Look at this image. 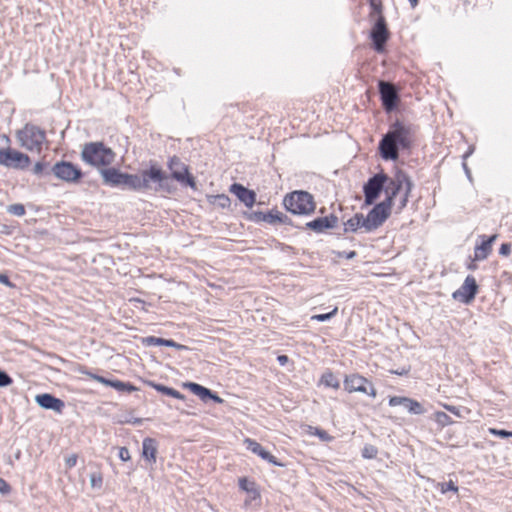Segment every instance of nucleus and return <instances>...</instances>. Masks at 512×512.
Instances as JSON below:
<instances>
[{"mask_svg": "<svg viewBox=\"0 0 512 512\" xmlns=\"http://www.w3.org/2000/svg\"><path fill=\"white\" fill-rule=\"evenodd\" d=\"M413 128L396 121L379 142L381 157L385 160H397L399 149H410L413 143Z\"/></svg>", "mask_w": 512, "mask_h": 512, "instance_id": "f257e3e1", "label": "nucleus"}, {"mask_svg": "<svg viewBox=\"0 0 512 512\" xmlns=\"http://www.w3.org/2000/svg\"><path fill=\"white\" fill-rule=\"evenodd\" d=\"M412 188L413 182L408 174L403 170H397L393 177L387 176V182L384 185L386 199L383 202L392 207L395 197L398 193L403 191V196L400 200L399 206V208L402 209L407 205Z\"/></svg>", "mask_w": 512, "mask_h": 512, "instance_id": "f03ea898", "label": "nucleus"}, {"mask_svg": "<svg viewBox=\"0 0 512 512\" xmlns=\"http://www.w3.org/2000/svg\"><path fill=\"white\" fill-rule=\"evenodd\" d=\"M115 152L103 142H90L83 146L81 158L85 163L96 167H106L115 160Z\"/></svg>", "mask_w": 512, "mask_h": 512, "instance_id": "7ed1b4c3", "label": "nucleus"}, {"mask_svg": "<svg viewBox=\"0 0 512 512\" xmlns=\"http://www.w3.org/2000/svg\"><path fill=\"white\" fill-rule=\"evenodd\" d=\"M16 137L22 148L39 153L46 141V132L34 124H26L17 131Z\"/></svg>", "mask_w": 512, "mask_h": 512, "instance_id": "20e7f679", "label": "nucleus"}, {"mask_svg": "<svg viewBox=\"0 0 512 512\" xmlns=\"http://www.w3.org/2000/svg\"><path fill=\"white\" fill-rule=\"evenodd\" d=\"M315 209L316 202L311 193L304 190H295L290 192L291 214L309 216L315 212Z\"/></svg>", "mask_w": 512, "mask_h": 512, "instance_id": "39448f33", "label": "nucleus"}, {"mask_svg": "<svg viewBox=\"0 0 512 512\" xmlns=\"http://www.w3.org/2000/svg\"><path fill=\"white\" fill-rule=\"evenodd\" d=\"M140 180V191H159L164 189V182L167 175L157 165H151L149 169L142 170L138 174Z\"/></svg>", "mask_w": 512, "mask_h": 512, "instance_id": "423d86ee", "label": "nucleus"}, {"mask_svg": "<svg viewBox=\"0 0 512 512\" xmlns=\"http://www.w3.org/2000/svg\"><path fill=\"white\" fill-rule=\"evenodd\" d=\"M167 166L171 171V176L173 179L193 189L196 188L195 179L189 173L188 166L185 163H183L179 157H171L167 163Z\"/></svg>", "mask_w": 512, "mask_h": 512, "instance_id": "0eeeda50", "label": "nucleus"}, {"mask_svg": "<svg viewBox=\"0 0 512 512\" xmlns=\"http://www.w3.org/2000/svg\"><path fill=\"white\" fill-rule=\"evenodd\" d=\"M345 390L349 393L361 392L375 398L377 395L373 384L365 377L359 374H351L344 379Z\"/></svg>", "mask_w": 512, "mask_h": 512, "instance_id": "6e6552de", "label": "nucleus"}, {"mask_svg": "<svg viewBox=\"0 0 512 512\" xmlns=\"http://www.w3.org/2000/svg\"><path fill=\"white\" fill-rule=\"evenodd\" d=\"M389 30L383 15L376 18L370 32L373 48L376 52L381 53L385 50V45L389 39Z\"/></svg>", "mask_w": 512, "mask_h": 512, "instance_id": "1a4fd4ad", "label": "nucleus"}, {"mask_svg": "<svg viewBox=\"0 0 512 512\" xmlns=\"http://www.w3.org/2000/svg\"><path fill=\"white\" fill-rule=\"evenodd\" d=\"M30 164V157L11 148L0 149V165L14 169H25Z\"/></svg>", "mask_w": 512, "mask_h": 512, "instance_id": "9d476101", "label": "nucleus"}, {"mask_svg": "<svg viewBox=\"0 0 512 512\" xmlns=\"http://www.w3.org/2000/svg\"><path fill=\"white\" fill-rule=\"evenodd\" d=\"M391 208L384 202L376 204L373 209L364 217L365 231L371 232L380 227L391 213Z\"/></svg>", "mask_w": 512, "mask_h": 512, "instance_id": "9b49d317", "label": "nucleus"}, {"mask_svg": "<svg viewBox=\"0 0 512 512\" xmlns=\"http://www.w3.org/2000/svg\"><path fill=\"white\" fill-rule=\"evenodd\" d=\"M386 182L387 175L383 172L377 173L368 179L363 187L366 204L371 205L376 201L380 193L384 191V185Z\"/></svg>", "mask_w": 512, "mask_h": 512, "instance_id": "f8f14e48", "label": "nucleus"}, {"mask_svg": "<svg viewBox=\"0 0 512 512\" xmlns=\"http://www.w3.org/2000/svg\"><path fill=\"white\" fill-rule=\"evenodd\" d=\"M52 172L58 179L67 183H77L83 175L80 168L68 161L55 163Z\"/></svg>", "mask_w": 512, "mask_h": 512, "instance_id": "ddd939ff", "label": "nucleus"}, {"mask_svg": "<svg viewBox=\"0 0 512 512\" xmlns=\"http://www.w3.org/2000/svg\"><path fill=\"white\" fill-rule=\"evenodd\" d=\"M380 98L382 105L387 112L393 111L399 101V95L394 84L386 81L378 83Z\"/></svg>", "mask_w": 512, "mask_h": 512, "instance_id": "4468645a", "label": "nucleus"}, {"mask_svg": "<svg viewBox=\"0 0 512 512\" xmlns=\"http://www.w3.org/2000/svg\"><path fill=\"white\" fill-rule=\"evenodd\" d=\"M478 292V285L476 283V280L473 276L468 275L463 284L459 289H457L455 292H453L452 297L460 301L464 304H469L471 301L474 300L476 294Z\"/></svg>", "mask_w": 512, "mask_h": 512, "instance_id": "2eb2a0df", "label": "nucleus"}, {"mask_svg": "<svg viewBox=\"0 0 512 512\" xmlns=\"http://www.w3.org/2000/svg\"><path fill=\"white\" fill-rule=\"evenodd\" d=\"M389 405L391 407L403 406L409 413L415 415H421L425 413V409L420 402L408 397H390Z\"/></svg>", "mask_w": 512, "mask_h": 512, "instance_id": "dca6fc26", "label": "nucleus"}, {"mask_svg": "<svg viewBox=\"0 0 512 512\" xmlns=\"http://www.w3.org/2000/svg\"><path fill=\"white\" fill-rule=\"evenodd\" d=\"M338 225V217L330 214L326 217H318L310 222H307L305 227L316 233H323L327 229H333Z\"/></svg>", "mask_w": 512, "mask_h": 512, "instance_id": "f3484780", "label": "nucleus"}, {"mask_svg": "<svg viewBox=\"0 0 512 512\" xmlns=\"http://www.w3.org/2000/svg\"><path fill=\"white\" fill-rule=\"evenodd\" d=\"M35 400L40 407L44 409L53 410L57 413H62L63 408L65 406L64 402L61 399L56 398L48 393L37 395L35 397Z\"/></svg>", "mask_w": 512, "mask_h": 512, "instance_id": "a211bd4d", "label": "nucleus"}, {"mask_svg": "<svg viewBox=\"0 0 512 512\" xmlns=\"http://www.w3.org/2000/svg\"><path fill=\"white\" fill-rule=\"evenodd\" d=\"M244 444L246 445V448L251 451L252 453L258 455L259 457H261L263 460L265 461H268L270 463H273L275 465H280L275 457L270 453L268 452L267 450H265L261 444H259L257 441L253 440V439H250V438H245L244 439Z\"/></svg>", "mask_w": 512, "mask_h": 512, "instance_id": "6ab92c4d", "label": "nucleus"}, {"mask_svg": "<svg viewBox=\"0 0 512 512\" xmlns=\"http://www.w3.org/2000/svg\"><path fill=\"white\" fill-rule=\"evenodd\" d=\"M482 242L480 245H477L474 250V258L475 260H484L486 259L492 251V244L497 239V235H491L489 237L481 236Z\"/></svg>", "mask_w": 512, "mask_h": 512, "instance_id": "aec40b11", "label": "nucleus"}, {"mask_svg": "<svg viewBox=\"0 0 512 512\" xmlns=\"http://www.w3.org/2000/svg\"><path fill=\"white\" fill-rule=\"evenodd\" d=\"M158 451L157 441L154 438L147 437L142 442V457L146 462L153 465L156 463Z\"/></svg>", "mask_w": 512, "mask_h": 512, "instance_id": "412c9836", "label": "nucleus"}, {"mask_svg": "<svg viewBox=\"0 0 512 512\" xmlns=\"http://www.w3.org/2000/svg\"><path fill=\"white\" fill-rule=\"evenodd\" d=\"M101 175L106 185L120 187L125 173L115 168H105L101 169Z\"/></svg>", "mask_w": 512, "mask_h": 512, "instance_id": "4be33fe9", "label": "nucleus"}, {"mask_svg": "<svg viewBox=\"0 0 512 512\" xmlns=\"http://www.w3.org/2000/svg\"><path fill=\"white\" fill-rule=\"evenodd\" d=\"M230 191L235 194L238 199L243 202L247 207H252L255 203V193L248 190L241 184L231 185Z\"/></svg>", "mask_w": 512, "mask_h": 512, "instance_id": "5701e85b", "label": "nucleus"}, {"mask_svg": "<svg viewBox=\"0 0 512 512\" xmlns=\"http://www.w3.org/2000/svg\"><path fill=\"white\" fill-rule=\"evenodd\" d=\"M365 220H364V215L361 214V213H356L352 218L348 219L345 223H344V230L345 232H348V231H351V232H355L357 231L359 228L363 227L365 229Z\"/></svg>", "mask_w": 512, "mask_h": 512, "instance_id": "b1692460", "label": "nucleus"}, {"mask_svg": "<svg viewBox=\"0 0 512 512\" xmlns=\"http://www.w3.org/2000/svg\"><path fill=\"white\" fill-rule=\"evenodd\" d=\"M120 187L123 189L140 191V180L138 174L125 173Z\"/></svg>", "mask_w": 512, "mask_h": 512, "instance_id": "393cba45", "label": "nucleus"}, {"mask_svg": "<svg viewBox=\"0 0 512 512\" xmlns=\"http://www.w3.org/2000/svg\"><path fill=\"white\" fill-rule=\"evenodd\" d=\"M239 487L250 495L251 499L259 497V492L256 488V484L253 481H249L246 478L239 479Z\"/></svg>", "mask_w": 512, "mask_h": 512, "instance_id": "a878e982", "label": "nucleus"}, {"mask_svg": "<svg viewBox=\"0 0 512 512\" xmlns=\"http://www.w3.org/2000/svg\"><path fill=\"white\" fill-rule=\"evenodd\" d=\"M320 384L333 389H339L340 387L338 378L331 371H326L322 374Z\"/></svg>", "mask_w": 512, "mask_h": 512, "instance_id": "bb28decb", "label": "nucleus"}, {"mask_svg": "<svg viewBox=\"0 0 512 512\" xmlns=\"http://www.w3.org/2000/svg\"><path fill=\"white\" fill-rule=\"evenodd\" d=\"M189 388L195 395L199 396L200 399L203 401H205L208 398V396H211V390L197 383H190Z\"/></svg>", "mask_w": 512, "mask_h": 512, "instance_id": "cd10ccee", "label": "nucleus"}, {"mask_svg": "<svg viewBox=\"0 0 512 512\" xmlns=\"http://www.w3.org/2000/svg\"><path fill=\"white\" fill-rule=\"evenodd\" d=\"M153 387L157 391H159L165 395L171 396L173 398H176V399H183V397H184L179 391H177L173 388L161 385V384H153Z\"/></svg>", "mask_w": 512, "mask_h": 512, "instance_id": "c85d7f7f", "label": "nucleus"}, {"mask_svg": "<svg viewBox=\"0 0 512 512\" xmlns=\"http://www.w3.org/2000/svg\"><path fill=\"white\" fill-rule=\"evenodd\" d=\"M377 454L378 449L372 444H365L361 451V455L364 459H374L376 458Z\"/></svg>", "mask_w": 512, "mask_h": 512, "instance_id": "c756f323", "label": "nucleus"}, {"mask_svg": "<svg viewBox=\"0 0 512 512\" xmlns=\"http://www.w3.org/2000/svg\"><path fill=\"white\" fill-rule=\"evenodd\" d=\"M309 433L311 435L318 436L322 441H325V442H330L333 439V437L331 435H329L325 430L319 429L317 427L309 426Z\"/></svg>", "mask_w": 512, "mask_h": 512, "instance_id": "7c9ffc66", "label": "nucleus"}, {"mask_svg": "<svg viewBox=\"0 0 512 512\" xmlns=\"http://www.w3.org/2000/svg\"><path fill=\"white\" fill-rule=\"evenodd\" d=\"M212 199L213 200H211V203L221 208H226L230 206V199L228 196L224 194L213 196Z\"/></svg>", "mask_w": 512, "mask_h": 512, "instance_id": "2f4dec72", "label": "nucleus"}, {"mask_svg": "<svg viewBox=\"0 0 512 512\" xmlns=\"http://www.w3.org/2000/svg\"><path fill=\"white\" fill-rule=\"evenodd\" d=\"M90 485L93 489H101L103 485V476L101 472L90 474Z\"/></svg>", "mask_w": 512, "mask_h": 512, "instance_id": "473e14b6", "label": "nucleus"}, {"mask_svg": "<svg viewBox=\"0 0 512 512\" xmlns=\"http://www.w3.org/2000/svg\"><path fill=\"white\" fill-rule=\"evenodd\" d=\"M112 387L118 391L132 392L136 390V387L131 385L130 383H125L119 380H114L112 383Z\"/></svg>", "mask_w": 512, "mask_h": 512, "instance_id": "72a5a7b5", "label": "nucleus"}, {"mask_svg": "<svg viewBox=\"0 0 512 512\" xmlns=\"http://www.w3.org/2000/svg\"><path fill=\"white\" fill-rule=\"evenodd\" d=\"M437 487L439 488V490L442 494H445L448 491H452L454 493L458 492V487L452 480H450L449 482H445V483H438Z\"/></svg>", "mask_w": 512, "mask_h": 512, "instance_id": "f704fd0d", "label": "nucleus"}, {"mask_svg": "<svg viewBox=\"0 0 512 512\" xmlns=\"http://www.w3.org/2000/svg\"><path fill=\"white\" fill-rule=\"evenodd\" d=\"M164 338H159L155 336H148L143 338V344L147 346H164Z\"/></svg>", "mask_w": 512, "mask_h": 512, "instance_id": "c9c22d12", "label": "nucleus"}, {"mask_svg": "<svg viewBox=\"0 0 512 512\" xmlns=\"http://www.w3.org/2000/svg\"><path fill=\"white\" fill-rule=\"evenodd\" d=\"M7 211L15 216H23L25 214V207L22 204L9 205Z\"/></svg>", "mask_w": 512, "mask_h": 512, "instance_id": "e433bc0d", "label": "nucleus"}, {"mask_svg": "<svg viewBox=\"0 0 512 512\" xmlns=\"http://www.w3.org/2000/svg\"><path fill=\"white\" fill-rule=\"evenodd\" d=\"M337 313V308H334L331 312L325 314H317L311 317L312 320L319 322H325L330 320Z\"/></svg>", "mask_w": 512, "mask_h": 512, "instance_id": "4c0bfd02", "label": "nucleus"}, {"mask_svg": "<svg viewBox=\"0 0 512 512\" xmlns=\"http://www.w3.org/2000/svg\"><path fill=\"white\" fill-rule=\"evenodd\" d=\"M370 7L372 9L370 14L371 17H373L374 15H377V17L382 15V4L380 1L370 0Z\"/></svg>", "mask_w": 512, "mask_h": 512, "instance_id": "58836bf2", "label": "nucleus"}, {"mask_svg": "<svg viewBox=\"0 0 512 512\" xmlns=\"http://www.w3.org/2000/svg\"><path fill=\"white\" fill-rule=\"evenodd\" d=\"M436 420L442 425H449L452 423L451 418L444 412H437Z\"/></svg>", "mask_w": 512, "mask_h": 512, "instance_id": "ea45409f", "label": "nucleus"}, {"mask_svg": "<svg viewBox=\"0 0 512 512\" xmlns=\"http://www.w3.org/2000/svg\"><path fill=\"white\" fill-rule=\"evenodd\" d=\"M13 382L12 378L4 371L0 370V387H7Z\"/></svg>", "mask_w": 512, "mask_h": 512, "instance_id": "a19ab883", "label": "nucleus"}, {"mask_svg": "<svg viewBox=\"0 0 512 512\" xmlns=\"http://www.w3.org/2000/svg\"><path fill=\"white\" fill-rule=\"evenodd\" d=\"M164 346H167V347H173L177 350H186L188 349L187 346L185 345H182V344H179L171 339H165L164 341Z\"/></svg>", "mask_w": 512, "mask_h": 512, "instance_id": "79ce46f5", "label": "nucleus"}, {"mask_svg": "<svg viewBox=\"0 0 512 512\" xmlns=\"http://www.w3.org/2000/svg\"><path fill=\"white\" fill-rule=\"evenodd\" d=\"M92 379L96 380L97 382L99 383H102L104 385H107V386H111L112 387V383H113V380H108L102 376H99V375H95V374H92V373H89L88 374Z\"/></svg>", "mask_w": 512, "mask_h": 512, "instance_id": "37998d69", "label": "nucleus"}, {"mask_svg": "<svg viewBox=\"0 0 512 512\" xmlns=\"http://www.w3.org/2000/svg\"><path fill=\"white\" fill-rule=\"evenodd\" d=\"M11 492V486L8 484L6 480L0 478V493L3 495H7Z\"/></svg>", "mask_w": 512, "mask_h": 512, "instance_id": "c03bdc74", "label": "nucleus"}, {"mask_svg": "<svg viewBox=\"0 0 512 512\" xmlns=\"http://www.w3.org/2000/svg\"><path fill=\"white\" fill-rule=\"evenodd\" d=\"M118 456L124 462L129 461L131 459L130 452L126 447H121L119 449Z\"/></svg>", "mask_w": 512, "mask_h": 512, "instance_id": "a18cd8bd", "label": "nucleus"}, {"mask_svg": "<svg viewBox=\"0 0 512 512\" xmlns=\"http://www.w3.org/2000/svg\"><path fill=\"white\" fill-rule=\"evenodd\" d=\"M490 433L493 435H496L500 438H507L510 436V431H506V430H502V429L500 430V429L491 428Z\"/></svg>", "mask_w": 512, "mask_h": 512, "instance_id": "49530a36", "label": "nucleus"}, {"mask_svg": "<svg viewBox=\"0 0 512 512\" xmlns=\"http://www.w3.org/2000/svg\"><path fill=\"white\" fill-rule=\"evenodd\" d=\"M77 463V456L72 454L65 459V465L68 469L73 468Z\"/></svg>", "mask_w": 512, "mask_h": 512, "instance_id": "de8ad7c7", "label": "nucleus"}, {"mask_svg": "<svg viewBox=\"0 0 512 512\" xmlns=\"http://www.w3.org/2000/svg\"><path fill=\"white\" fill-rule=\"evenodd\" d=\"M357 253L356 251H341V252H338L337 253V256L340 257V258H345V259H353L354 257H356Z\"/></svg>", "mask_w": 512, "mask_h": 512, "instance_id": "09e8293b", "label": "nucleus"}, {"mask_svg": "<svg viewBox=\"0 0 512 512\" xmlns=\"http://www.w3.org/2000/svg\"><path fill=\"white\" fill-rule=\"evenodd\" d=\"M511 252V244L503 243L499 249V253L503 256H508Z\"/></svg>", "mask_w": 512, "mask_h": 512, "instance_id": "8fccbe9b", "label": "nucleus"}, {"mask_svg": "<svg viewBox=\"0 0 512 512\" xmlns=\"http://www.w3.org/2000/svg\"><path fill=\"white\" fill-rule=\"evenodd\" d=\"M44 168H45V164L44 163L37 162L34 165L33 172H34V174L39 175V174H41L43 172Z\"/></svg>", "mask_w": 512, "mask_h": 512, "instance_id": "3c124183", "label": "nucleus"}, {"mask_svg": "<svg viewBox=\"0 0 512 512\" xmlns=\"http://www.w3.org/2000/svg\"><path fill=\"white\" fill-rule=\"evenodd\" d=\"M0 283L7 285V286H11L9 277L6 274H0Z\"/></svg>", "mask_w": 512, "mask_h": 512, "instance_id": "603ef678", "label": "nucleus"}, {"mask_svg": "<svg viewBox=\"0 0 512 512\" xmlns=\"http://www.w3.org/2000/svg\"><path fill=\"white\" fill-rule=\"evenodd\" d=\"M208 398L212 399L216 403H222L223 402V399L220 398L218 395L214 394L212 391H211V396H208Z\"/></svg>", "mask_w": 512, "mask_h": 512, "instance_id": "864d4df0", "label": "nucleus"}, {"mask_svg": "<svg viewBox=\"0 0 512 512\" xmlns=\"http://www.w3.org/2000/svg\"><path fill=\"white\" fill-rule=\"evenodd\" d=\"M446 409L455 415H459V410L455 406H446Z\"/></svg>", "mask_w": 512, "mask_h": 512, "instance_id": "5fc2aeb1", "label": "nucleus"}, {"mask_svg": "<svg viewBox=\"0 0 512 512\" xmlns=\"http://www.w3.org/2000/svg\"><path fill=\"white\" fill-rule=\"evenodd\" d=\"M278 361L280 362L281 365H285L286 362L288 361V357L286 355H280L278 356Z\"/></svg>", "mask_w": 512, "mask_h": 512, "instance_id": "6e6d98bb", "label": "nucleus"}, {"mask_svg": "<svg viewBox=\"0 0 512 512\" xmlns=\"http://www.w3.org/2000/svg\"><path fill=\"white\" fill-rule=\"evenodd\" d=\"M287 203H289V200H288V194H286L284 197H283V205L285 206V208L288 210V205Z\"/></svg>", "mask_w": 512, "mask_h": 512, "instance_id": "4d7b16f0", "label": "nucleus"}, {"mask_svg": "<svg viewBox=\"0 0 512 512\" xmlns=\"http://www.w3.org/2000/svg\"><path fill=\"white\" fill-rule=\"evenodd\" d=\"M474 151V148L473 147H470V149L464 154L463 158L466 159L467 157H469Z\"/></svg>", "mask_w": 512, "mask_h": 512, "instance_id": "13d9d810", "label": "nucleus"}, {"mask_svg": "<svg viewBox=\"0 0 512 512\" xmlns=\"http://www.w3.org/2000/svg\"><path fill=\"white\" fill-rule=\"evenodd\" d=\"M463 168H464L466 174L469 176L470 170H469V168H468V166H467V164L465 162L463 163Z\"/></svg>", "mask_w": 512, "mask_h": 512, "instance_id": "bf43d9fd", "label": "nucleus"}, {"mask_svg": "<svg viewBox=\"0 0 512 512\" xmlns=\"http://www.w3.org/2000/svg\"><path fill=\"white\" fill-rule=\"evenodd\" d=\"M408 1L410 2L411 6H412L413 8H414V7H416V6H417V4H418V0H408Z\"/></svg>", "mask_w": 512, "mask_h": 512, "instance_id": "052dcab7", "label": "nucleus"}, {"mask_svg": "<svg viewBox=\"0 0 512 512\" xmlns=\"http://www.w3.org/2000/svg\"><path fill=\"white\" fill-rule=\"evenodd\" d=\"M509 437H512V431H510V436Z\"/></svg>", "mask_w": 512, "mask_h": 512, "instance_id": "680f3d73", "label": "nucleus"}]
</instances>
